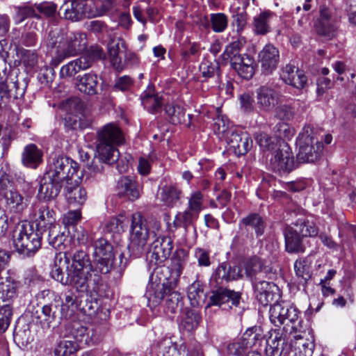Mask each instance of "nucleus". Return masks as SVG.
Wrapping results in <instances>:
<instances>
[{
	"instance_id": "f257e3e1",
	"label": "nucleus",
	"mask_w": 356,
	"mask_h": 356,
	"mask_svg": "<svg viewBox=\"0 0 356 356\" xmlns=\"http://www.w3.org/2000/svg\"><path fill=\"white\" fill-rule=\"evenodd\" d=\"M187 257L186 251L178 250L171 259L170 266H159L154 269L145 293L150 307L158 306L167 293L177 286Z\"/></svg>"
},
{
	"instance_id": "f03ea898",
	"label": "nucleus",
	"mask_w": 356,
	"mask_h": 356,
	"mask_svg": "<svg viewBox=\"0 0 356 356\" xmlns=\"http://www.w3.org/2000/svg\"><path fill=\"white\" fill-rule=\"evenodd\" d=\"M86 35L83 33L50 32L48 45L58 49L56 56L52 59V65L58 66L66 58L75 56L86 48Z\"/></svg>"
},
{
	"instance_id": "7ed1b4c3",
	"label": "nucleus",
	"mask_w": 356,
	"mask_h": 356,
	"mask_svg": "<svg viewBox=\"0 0 356 356\" xmlns=\"http://www.w3.org/2000/svg\"><path fill=\"white\" fill-rule=\"evenodd\" d=\"M123 141L124 137L120 129L114 123H108L97 131V153L105 161L115 163L119 159L116 146Z\"/></svg>"
},
{
	"instance_id": "20e7f679",
	"label": "nucleus",
	"mask_w": 356,
	"mask_h": 356,
	"mask_svg": "<svg viewBox=\"0 0 356 356\" xmlns=\"http://www.w3.org/2000/svg\"><path fill=\"white\" fill-rule=\"evenodd\" d=\"M318 228L316 224L305 219H298L292 226L284 229L286 250L289 253L304 252L305 239L317 236Z\"/></svg>"
},
{
	"instance_id": "39448f33",
	"label": "nucleus",
	"mask_w": 356,
	"mask_h": 356,
	"mask_svg": "<svg viewBox=\"0 0 356 356\" xmlns=\"http://www.w3.org/2000/svg\"><path fill=\"white\" fill-rule=\"evenodd\" d=\"M42 234L26 221L18 222L13 235L17 251L27 257L32 256L41 247Z\"/></svg>"
},
{
	"instance_id": "423d86ee",
	"label": "nucleus",
	"mask_w": 356,
	"mask_h": 356,
	"mask_svg": "<svg viewBox=\"0 0 356 356\" xmlns=\"http://www.w3.org/2000/svg\"><path fill=\"white\" fill-rule=\"evenodd\" d=\"M154 231H150L147 220L140 212L132 214L131 225L130 243L129 251L133 257H140L147 250L149 238L155 237Z\"/></svg>"
},
{
	"instance_id": "0eeeda50",
	"label": "nucleus",
	"mask_w": 356,
	"mask_h": 356,
	"mask_svg": "<svg viewBox=\"0 0 356 356\" xmlns=\"http://www.w3.org/2000/svg\"><path fill=\"white\" fill-rule=\"evenodd\" d=\"M0 196L4 200L6 209L13 215H21L29 206V197L14 187L6 174L0 177Z\"/></svg>"
},
{
	"instance_id": "6e6552de",
	"label": "nucleus",
	"mask_w": 356,
	"mask_h": 356,
	"mask_svg": "<svg viewBox=\"0 0 356 356\" xmlns=\"http://www.w3.org/2000/svg\"><path fill=\"white\" fill-rule=\"evenodd\" d=\"M312 132V129L307 127L298 136L299 150L296 156L298 163H314L321 157L323 145L317 138L311 135Z\"/></svg>"
},
{
	"instance_id": "1a4fd4ad",
	"label": "nucleus",
	"mask_w": 356,
	"mask_h": 356,
	"mask_svg": "<svg viewBox=\"0 0 356 356\" xmlns=\"http://www.w3.org/2000/svg\"><path fill=\"white\" fill-rule=\"evenodd\" d=\"M78 169L76 162L67 156L58 155L49 159L48 170L45 174L66 185L74 179Z\"/></svg>"
},
{
	"instance_id": "9d476101",
	"label": "nucleus",
	"mask_w": 356,
	"mask_h": 356,
	"mask_svg": "<svg viewBox=\"0 0 356 356\" xmlns=\"http://www.w3.org/2000/svg\"><path fill=\"white\" fill-rule=\"evenodd\" d=\"M104 58L102 49L98 46H92L79 58L63 65L60 72L63 78L72 77L81 70H86L92 66L94 63Z\"/></svg>"
},
{
	"instance_id": "9b49d317",
	"label": "nucleus",
	"mask_w": 356,
	"mask_h": 356,
	"mask_svg": "<svg viewBox=\"0 0 356 356\" xmlns=\"http://www.w3.org/2000/svg\"><path fill=\"white\" fill-rule=\"evenodd\" d=\"M216 288L212 290L209 297L208 302L205 307L206 315L211 317L213 306L222 309H231L232 306L238 307L241 300V293L234 290L228 289L224 286H213Z\"/></svg>"
},
{
	"instance_id": "f8f14e48",
	"label": "nucleus",
	"mask_w": 356,
	"mask_h": 356,
	"mask_svg": "<svg viewBox=\"0 0 356 356\" xmlns=\"http://www.w3.org/2000/svg\"><path fill=\"white\" fill-rule=\"evenodd\" d=\"M66 270L65 285H70L78 291H86L90 287L96 291L102 281L98 275H92L88 270L67 267Z\"/></svg>"
},
{
	"instance_id": "ddd939ff",
	"label": "nucleus",
	"mask_w": 356,
	"mask_h": 356,
	"mask_svg": "<svg viewBox=\"0 0 356 356\" xmlns=\"http://www.w3.org/2000/svg\"><path fill=\"white\" fill-rule=\"evenodd\" d=\"M269 313L270 321L275 326L291 323V329L296 332L298 330L296 323L300 312L296 307L284 303H275L270 307Z\"/></svg>"
},
{
	"instance_id": "4468645a",
	"label": "nucleus",
	"mask_w": 356,
	"mask_h": 356,
	"mask_svg": "<svg viewBox=\"0 0 356 356\" xmlns=\"http://www.w3.org/2000/svg\"><path fill=\"white\" fill-rule=\"evenodd\" d=\"M280 150L270 155L267 164L271 170L280 175L288 174L297 168L293 153L288 145H282Z\"/></svg>"
},
{
	"instance_id": "2eb2a0df",
	"label": "nucleus",
	"mask_w": 356,
	"mask_h": 356,
	"mask_svg": "<svg viewBox=\"0 0 356 356\" xmlns=\"http://www.w3.org/2000/svg\"><path fill=\"white\" fill-rule=\"evenodd\" d=\"M267 222L265 218L257 213H250L238 222V228L242 235L247 238L254 239V233L257 238L264 235Z\"/></svg>"
},
{
	"instance_id": "dca6fc26",
	"label": "nucleus",
	"mask_w": 356,
	"mask_h": 356,
	"mask_svg": "<svg viewBox=\"0 0 356 356\" xmlns=\"http://www.w3.org/2000/svg\"><path fill=\"white\" fill-rule=\"evenodd\" d=\"M243 269L240 266H232L229 263L222 262L213 272L211 284L213 286H224L231 281L242 278Z\"/></svg>"
},
{
	"instance_id": "f3484780",
	"label": "nucleus",
	"mask_w": 356,
	"mask_h": 356,
	"mask_svg": "<svg viewBox=\"0 0 356 356\" xmlns=\"http://www.w3.org/2000/svg\"><path fill=\"white\" fill-rule=\"evenodd\" d=\"M32 220L35 224L38 232H46L48 229L56 226V213L53 209L45 204H35L32 209Z\"/></svg>"
},
{
	"instance_id": "a211bd4d",
	"label": "nucleus",
	"mask_w": 356,
	"mask_h": 356,
	"mask_svg": "<svg viewBox=\"0 0 356 356\" xmlns=\"http://www.w3.org/2000/svg\"><path fill=\"white\" fill-rule=\"evenodd\" d=\"M277 88V84H266L257 89V104L261 111L270 112L279 103L281 95Z\"/></svg>"
},
{
	"instance_id": "6ab92c4d",
	"label": "nucleus",
	"mask_w": 356,
	"mask_h": 356,
	"mask_svg": "<svg viewBox=\"0 0 356 356\" xmlns=\"http://www.w3.org/2000/svg\"><path fill=\"white\" fill-rule=\"evenodd\" d=\"M317 34L325 40H332L337 33V19L332 16L329 8L320 7V17L315 25Z\"/></svg>"
},
{
	"instance_id": "aec40b11",
	"label": "nucleus",
	"mask_w": 356,
	"mask_h": 356,
	"mask_svg": "<svg viewBox=\"0 0 356 356\" xmlns=\"http://www.w3.org/2000/svg\"><path fill=\"white\" fill-rule=\"evenodd\" d=\"M280 58L279 49L272 44H266L258 54L262 74H271L277 69Z\"/></svg>"
},
{
	"instance_id": "412c9836",
	"label": "nucleus",
	"mask_w": 356,
	"mask_h": 356,
	"mask_svg": "<svg viewBox=\"0 0 356 356\" xmlns=\"http://www.w3.org/2000/svg\"><path fill=\"white\" fill-rule=\"evenodd\" d=\"M173 248L172 241L170 237H158L151 245L149 250V262L160 265L171 254Z\"/></svg>"
},
{
	"instance_id": "4be33fe9",
	"label": "nucleus",
	"mask_w": 356,
	"mask_h": 356,
	"mask_svg": "<svg viewBox=\"0 0 356 356\" xmlns=\"http://www.w3.org/2000/svg\"><path fill=\"white\" fill-rule=\"evenodd\" d=\"M117 191L120 197L134 202L140 197L143 186L133 177H122L118 181Z\"/></svg>"
},
{
	"instance_id": "5701e85b",
	"label": "nucleus",
	"mask_w": 356,
	"mask_h": 356,
	"mask_svg": "<svg viewBox=\"0 0 356 356\" xmlns=\"http://www.w3.org/2000/svg\"><path fill=\"white\" fill-rule=\"evenodd\" d=\"M314 347V337L303 332L293 337L288 349L293 352L295 356H312Z\"/></svg>"
},
{
	"instance_id": "b1692460",
	"label": "nucleus",
	"mask_w": 356,
	"mask_h": 356,
	"mask_svg": "<svg viewBox=\"0 0 356 356\" xmlns=\"http://www.w3.org/2000/svg\"><path fill=\"white\" fill-rule=\"evenodd\" d=\"M152 350L156 356H188L186 344L183 343L178 347L170 338L158 341Z\"/></svg>"
},
{
	"instance_id": "393cba45",
	"label": "nucleus",
	"mask_w": 356,
	"mask_h": 356,
	"mask_svg": "<svg viewBox=\"0 0 356 356\" xmlns=\"http://www.w3.org/2000/svg\"><path fill=\"white\" fill-rule=\"evenodd\" d=\"M33 317L36 319V323H40L43 328H49L53 322L66 317L62 312V309L56 304L44 305L40 313L37 311Z\"/></svg>"
},
{
	"instance_id": "a878e982",
	"label": "nucleus",
	"mask_w": 356,
	"mask_h": 356,
	"mask_svg": "<svg viewBox=\"0 0 356 356\" xmlns=\"http://www.w3.org/2000/svg\"><path fill=\"white\" fill-rule=\"evenodd\" d=\"M227 141L229 149L237 156L245 155L252 146V140L246 132L232 131Z\"/></svg>"
},
{
	"instance_id": "bb28decb",
	"label": "nucleus",
	"mask_w": 356,
	"mask_h": 356,
	"mask_svg": "<svg viewBox=\"0 0 356 356\" xmlns=\"http://www.w3.org/2000/svg\"><path fill=\"white\" fill-rule=\"evenodd\" d=\"M64 184L51 179V177L44 174L40 179L38 188V197L44 201L54 200L60 193V189Z\"/></svg>"
},
{
	"instance_id": "cd10ccee",
	"label": "nucleus",
	"mask_w": 356,
	"mask_h": 356,
	"mask_svg": "<svg viewBox=\"0 0 356 356\" xmlns=\"http://www.w3.org/2000/svg\"><path fill=\"white\" fill-rule=\"evenodd\" d=\"M230 65L238 74L245 79H251L254 74V59L248 54H245L241 56L234 57L230 61Z\"/></svg>"
},
{
	"instance_id": "c85d7f7f",
	"label": "nucleus",
	"mask_w": 356,
	"mask_h": 356,
	"mask_svg": "<svg viewBox=\"0 0 356 356\" xmlns=\"http://www.w3.org/2000/svg\"><path fill=\"white\" fill-rule=\"evenodd\" d=\"M254 139L265 154L266 159L276 151L280 150L282 145H287L281 138L271 136L264 132L257 133L254 135Z\"/></svg>"
},
{
	"instance_id": "c756f323",
	"label": "nucleus",
	"mask_w": 356,
	"mask_h": 356,
	"mask_svg": "<svg viewBox=\"0 0 356 356\" xmlns=\"http://www.w3.org/2000/svg\"><path fill=\"white\" fill-rule=\"evenodd\" d=\"M254 293L259 303L264 306L270 304L275 298L277 286L271 282L259 280L254 284Z\"/></svg>"
},
{
	"instance_id": "7c9ffc66",
	"label": "nucleus",
	"mask_w": 356,
	"mask_h": 356,
	"mask_svg": "<svg viewBox=\"0 0 356 356\" xmlns=\"http://www.w3.org/2000/svg\"><path fill=\"white\" fill-rule=\"evenodd\" d=\"M98 77L95 73H86L76 78V86L82 93L92 96L98 92Z\"/></svg>"
},
{
	"instance_id": "2f4dec72",
	"label": "nucleus",
	"mask_w": 356,
	"mask_h": 356,
	"mask_svg": "<svg viewBox=\"0 0 356 356\" xmlns=\"http://www.w3.org/2000/svg\"><path fill=\"white\" fill-rule=\"evenodd\" d=\"M275 14L269 10L260 13L252 20V31L257 35H266L271 32V22Z\"/></svg>"
},
{
	"instance_id": "473e14b6",
	"label": "nucleus",
	"mask_w": 356,
	"mask_h": 356,
	"mask_svg": "<svg viewBox=\"0 0 356 356\" xmlns=\"http://www.w3.org/2000/svg\"><path fill=\"white\" fill-rule=\"evenodd\" d=\"M64 265L68 264L70 259L72 263L70 267L90 270L92 261L89 254L83 250H76L73 253L65 252L63 254Z\"/></svg>"
},
{
	"instance_id": "72a5a7b5",
	"label": "nucleus",
	"mask_w": 356,
	"mask_h": 356,
	"mask_svg": "<svg viewBox=\"0 0 356 356\" xmlns=\"http://www.w3.org/2000/svg\"><path fill=\"white\" fill-rule=\"evenodd\" d=\"M43 152L35 144L26 145L22 153V164L30 168L35 169L42 162Z\"/></svg>"
},
{
	"instance_id": "f704fd0d",
	"label": "nucleus",
	"mask_w": 356,
	"mask_h": 356,
	"mask_svg": "<svg viewBox=\"0 0 356 356\" xmlns=\"http://www.w3.org/2000/svg\"><path fill=\"white\" fill-rule=\"evenodd\" d=\"M125 48L124 42L120 38L110 40L108 44V52L111 63L113 67L118 72L124 69V65L122 63L121 54Z\"/></svg>"
},
{
	"instance_id": "c9c22d12",
	"label": "nucleus",
	"mask_w": 356,
	"mask_h": 356,
	"mask_svg": "<svg viewBox=\"0 0 356 356\" xmlns=\"http://www.w3.org/2000/svg\"><path fill=\"white\" fill-rule=\"evenodd\" d=\"M65 186V196L71 204L83 205L87 200V192L86 189L78 185L76 180L74 183L72 181Z\"/></svg>"
},
{
	"instance_id": "e433bc0d",
	"label": "nucleus",
	"mask_w": 356,
	"mask_h": 356,
	"mask_svg": "<svg viewBox=\"0 0 356 356\" xmlns=\"http://www.w3.org/2000/svg\"><path fill=\"white\" fill-rule=\"evenodd\" d=\"M270 273V268L264 265L262 261L258 257L250 259L245 264V273L247 277L255 281L265 277Z\"/></svg>"
},
{
	"instance_id": "4c0bfd02",
	"label": "nucleus",
	"mask_w": 356,
	"mask_h": 356,
	"mask_svg": "<svg viewBox=\"0 0 356 356\" xmlns=\"http://www.w3.org/2000/svg\"><path fill=\"white\" fill-rule=\"evenodd\" d=\"M181 190L176 185H165L161 188L160 199L168 207H173L180 200Z\"/></svg>"
},
{
	"instance_id": "58836bf2",
	"label": "nucleus",
	"mask_w": 356,
	"mask_h": 356,
	"mask_svg": "<svg viewBox=\"0 0 356 356\" xmlns=\"http://www.w3.org/2000/svg\"><path fill=\"white\" fill-rule=\"evenodd\" d=\"M64 10V17L72 22L81 20L85 15V3L71 0V8L65 3L60 8V11Z\"/></svg>"
},
{
	"instance_id": "ea45409f",
	"label": "nucleus",
	"mask_w": 356,
	"mask_h": 356,
	"mask_svg": "<svg viewBox=\"0 0 356 356\" xmlns=\"http://www.w3.org/2000/svg\"><path fill=\"white\" fill-rule=\"evenodd\" d=\"M142 104L144 108L151 113H157L161 110L162 99L149 88L148 91H144L140 96Z\"/></svg>"
},
{
	"instance_id": "a19ab883",
	"label": "nucleus",
	"mask_w": 356,
	"mask_h": 356,
	"mask_svg": "<svg viewBox=\"0 0 356 356\" xmlns=\"http://www.w3.org/2000/svg\"><path fill=\"white\" fill-rule=\"evenodd\" d=\"M114 259L94 257L90 271L92 275H98L102 279L101 275L109 273L112 269Z\"/></svg>"
},
{
	"instance_id": "79ce46f5",
	"label": "nucleus",
	"mask_w": 356,
	"mask_h": 356,
	"mask_svg": "<svg viewBox=\"0 0 356 356\" xmlns=\"http://www.w3.org/2000/svg\"><path fill=\"white\" fill-rule=\"evenodd\" d=\"M264 339V333L261 327L254 326L248 328L243 334L241 340L247 348L259 346Z\"/></svg>"
},
{
	"instance_id": "37998d69",
	"label": "nucleus",
	"mask_w": 356,
	"mask_h": 356,
	"mask_svg": "<svg viewBox=\"0 0 356 356\" xmlns=\"http://www.w3.org/2000/svg\"><path fill=\"white\" fill-rule=\"evenodd\" d=\"M18 284L10 277H0V299L6 301L16 296Z\"/></svg>"
},
{
	"instance_id": "c03bdc74",
	"label": "nucleus",
	"mask_w": 356,
	"mask_h": 356,
	"mask_svg": "<svg viewBox=\"0 0 356 356\" xmlns=\"http://www.w3.org/2000/svg\"><path fill=\"white\" fill-rule=\"evenodd\" d=\"M198 216L199 214L186 209L175 216L173 227L176 229L183 227L186 231L188 227L197 219Z\"/></svg>"
},
{
	"instance_id": "a18cd8bd",
	"label": "nucleus",
	"mask_w": 356,
	"mask_h": 356,
	"mask_svg": "<svg viewBox=\"0 0 356 356\" xmlns=\"http://www.w3.org/2000/svg\"><path fill=\"white\" fill-rule=\"evenodd\" d=\"M200 72L203 77L206 79L216 77L217 82H219L220 70L219 63L217 61L204 60L200 65Z\"/></svg>"
},
{
	"instance_id": "49530a36",
	"label": "nucleus",
	"mask_w": 356,
	"mask_h": 356,
	"mask_svg": "<svg viewBox=\"0 0 356 356\" xmlns=\"http://www.w3.org/2000/svg\"><path fill=\"white\" fill-rule=\"evenodd\" d=\"M245 43L246 40L244 37H240L237 40L231 42L226 47L222 55L223 60H229L230 62L234 58V57L241 56L243 54H240L239 51L243 47Z\"/></svg>"
},
{
	"instance_id": "de8ad7c7",
	"label": "nucleus",
	"mask_w": 356,
	"mask_h": 356,
	"mask_svg": "<svg viewBox=\"0 0 356 356\" xmlns=\"http://www.w3.org/2000/svg\"><path fill=\"white\" fill-rule=\"evenodd\" d=\"M188 298L193 307H196L200 305L204 298V287L200 282H194L188 286Z\"/></svg>"
},
{
	"instance_id": "09e8293b",
	"label": "nucleus",
	"mask_w": 356,
	"mask_h": 356,
	"mask_svg": "<svg viewBox=\"0 0 356 356\" xmlns=\"http://www.w3.org/2000/svg\"><path fill=\"white\" fill-rule=\"evenodd\" d=\"M94 257L114 259L113 245L105 238H101L94 243Z\"/></svg>"
},
{
	"instance_id": "8fccbe9b",
	"label": "nucleus",
	"mask_w": 356,
	"mask_h": 356,
	"mask_svg": "<svg viewBox=\"0 0 356 356\" xmlns=\"http://www.w3.org/2000/svg\"><path fill=\"white\" fill-rule=\"evenodd\" d=\"M202 318L200 314L195 309H188L186 312L185 317L181 321V327L188 332H191L197 327Z\"/></svg>"
},
{
	"instance_id": "3c124183",
	"label": "nucleus",
	"mask_w": 356,
	"mask_h": 356,
	"mask_svg": "<svg viewBox=\"0 0 356 356\" xmlns=\"http://www.w3.org/2000/svg\"><path fill=\"white\" fill-rule=\"evenodd\" d=\"M165 300V309L167 312L175 314L182 305V296L181 293L175 289L167 293Z\"/></svg>"
},
{
	"instance_id": "603ef678",
	"label": "nucleus",
	"mask_w": 356,
	"mask_h": 356,
	"mask_svg": "<svg viewBox=\"0 0 356 356\" xmlns=\"http://www.w3.org/2000/svg\"><path fill=\"white\" fill-rule=\"evenodd\" d=\"M165 112L170 123L178 124L184 120L185 112L182 107L178 105L168 104L165 107Z\"/></svg>"
},
{
	"instance_id": "864d4df0",
	"label": "nucleus",
	"mask_w": 356,
	"mask_h": 356,
	"mask_svg": "<svg viewBox=\"0 0 356 356\" xmlns=\"http://www.w3.org/2000/svg\"><path fill=\"white\" fill-rule=\"evenodd\" d=\"M15 9L16 11L15 15L16 24H20L29 17L36 18L38 19H41L40 15L36 13L35 9L31 6L24 5L22 6H16Z\"/></svg>"
},
{
	"instance_id": "5fc2aeb1",
	"label": "nucleus",
	"mask_w": 356,
	"mask_h": 356,
	"mask_svg": "<svg viewBox=\"0 0 356 356\" xmlns=\"http://www.w3.org/2000/svg\"><path fill=\"white\" fill-rule=\"evenodd\" d=\"M48 230V241L49 245L55 249L61 250L66 240L65 235L63 232H60L56 226L53 227Z\"/></svg>"
},
{
	"instance_id": "6e6d98bb",
	"label": "nucleus",
	"mask_w": 356,
	"mask_h": 356,
	"mask_svg": "<svg viewBox=\"0 0 356 356\" xmlns=\"http://www.w3.org/2000/svg\"><path fill=\"white\" fill-rule=\"evenodd\" d=\"M211 29L215 33H222L227 27L228 19L225 14L222 13H212L210 15Z\"/></svg>"
},
{
	"instance_id": "4d7b16f0",
	"label": "nucleus",
	"mask_w": 356,
	"mask_h": 356,
	"mask_svg": "<svg viewBox=\"0 0 356 356\" xmlns=\"http://www.w3.org/2000/svg\"><path fill=\"white\" fill-rule=\"evenodd\" d=\"M63 255L61 252L56 257L55 264L51 271L53 279L65 285L66 276L64 275L62 268L60 265L63 263Z\"/></svg>"
},
{
	"instance_id": "13d9d810",
	"label": "nucleus",
	"mask_w": 356,
	"mask_h": 356,
	"mask_svg": "<svg viewBox=\"0 0 356 356\" xmlns=\"http://www.w3.org/2000/svg\"><path fill=\"white\" fill-rule=\"evenodd\" d=\"M203 208V195L199 191L193 193L188 198V209L200 214Z\"/></svg>"
},
{
	"instance_id": "bf43d9fd",
	"label": "nucleus",
	"mask_w": 356,
	"mask_h": 356,
	"mask_svg": "<svg viewBox=\"0 0 356 356\" xmlns=\"http://www.w3.org/2000/svg\"><path fill=\"white\" fill-rule=\"evenodd\" d=\"M13 315L12 308L9 305H3L0 308V330L5 332L11 321Z\"/></svg>"
},
{
	"instance_id": "052dcab7",
	"label": "nucleus",
	"mask_w": 356,
	"mask_h": 356,
	"mask_svg": "<svg viewBox=\"0 0 356 356\" xmlns=\"http://www.w3.org/2000/svg\"><path fill=\"white\" fill-rule=\"evenodd\" d=\"M294 269L296 275L301 277L305 282L310 279L309 266L306 261L302 259L296 260L294 264Z\"/></svg>"
},
{
	"instance_id": "680f3d73",
	"label": "nucleus",
	"mask_w": 356,
	"mask_h": 356,
	"mask_svg": "<svg viewBox=\"0 0 356 356\" xmlns=\"http://www.w3.org/2000/svg\"><path fill=\"white\" fill-rule=\"evenodd\" d=\"M37 10L46 17L54 18L56 14L57 6L52 2H42L35 4Z\"/></svg>"
},
{
	"instance_id": "e2e57ef3",
	"label": "nucleus",
	"mask_w": 356,
	"mask_h": 356,
	"mask_svg": "<svg viewBox=\"0 0 356 356\" xmlns=\"http://www.w3.org/2000/svg\"><path fill=\"white\" fill-rule=\"evenodd\" d=\"M199 55L200 47L195 43L191 44L188 50H184L181 53V60L185 63L195 60L198 58Z\"/></svg>"
},
{
	"instance_id": "0e129e2a",
	"label": "nucleus",
	"mask_w": 356,
	"mask_h": 356,
	"mask_svg": "<svg viewBox=\"0 0 356 356\" xmlns=\"http://www.w3.org/2000/svg\"><path fill=\"white\" fill-rule=\"evenodd\" d=\"M248 14L245 11L237 13L233 15L232 25L236 27V32L241 33L247 25Z\"/></svg>"
},
{
	"instance_id": "69168bd1",
	"label": "nucleus",
	"mask_w": 356,
	"mask_h": 356,
	"mask_svg": "<svg viewBox=\"0 0 356 356\" xmlns=\"http://www.w3.org/2000/svg\"><path fill=\"white\" fill-rule=\"evenodd\" d=\"M133 83V79L129 76H122L115 81L113 89L122 92L129 91L132 87Z\"/></svg>"
},
{
	"instance_id": "338daca9",
	"label": "nucleus",
	"mask_w": 356,
	"mask_h": 356,
	"mask_svg": "<svg viewBox=\"0 0 356 356\" xmlns=\"http://www.w3.org/2000/svg\"><path fill=\"white\" fill-rule=\"evenodd\" d=\"M195 257L200 266L208 267L211 265L209 251L203 248H196Z\"/></svg>"
},
{
	"instance_id": "774afa93",
	"label": "nucleus",
	"mask_w": 356,
	"mask_h": 356,
	"mask_svg": "<svg viewBox=\"0 0 356 356\" xmlns=\"http://www.w3.org/2000/svg\"><path fill=\"white\" fill-rule=\"evenodd\" d=\"M290 79L291 80V82L286 83L298 89L303 88L307 81V76L305 75L304 72L298 69L296 70V74Z\"/></svg>"
}]
</instances>
